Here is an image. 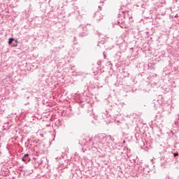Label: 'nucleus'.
Wrapping results in <instances>:
<instances>
[{
  "label": "nucleus",
  "mask_w": 179,
  "mask_h": 179,
  "mask_svg": "<svg viewBox=\"0 0 179 179\" xmlns=\"http://www.w3.org/2000/svg\"><path fill=\"white\" fill-rule=\"evenodd\" d=\"M26 157H29V154H25L22 158V162H26Z\"/></svg>",
  "instance_id": "1"
},
{
  "label": "nucleus",
  "mask_w": 179,
  "mask_h": 179,
  "mask_svg": "<svg viewBox=\"0 0 179 179\" xmlns=\"http://www.w3.org/2000/svg\"><path fill=\"white\" fill-rule=\"evenodd\" d=\"M15 40V38H10L8 40V44H12V43H13V41Z\"/></svg>",
  "instance_id": "2"
},
{
  "label": "nucleus",
  "mask_w": 179,
  "mask_h": 179,
  "mask_svg": "<svg viewBox=\"0 0 179 179\" xmlns=\"http://www.w3.org/2000/svg\"><path fill=\"white\" fill-rule=\"evenodd\" d=\"M15 45H13V47H17V40H15Z\"/></svg>",
  "instance_id": "3"
},
{
  "label": "nucleus",
  "mask_w": 179,
  "mask_h": 179,
  "mask_svg": "<svg viewBox=\"0 0 179 179\" xmlns=\"http://www.w3.org/2000/svg\"><path fill=\"white\" fill-rule=\"evenodd\" d=\"M25 159H26V162H30V158H29V157H27Z\"/></svg>",
  "instance_id": "4"
},
{
  "label": "nucleus",
  "mask_w": 179,
  "mask_h": 179,
  "mask_svg": "<svg viewBox=\"0 0 179 179\" xmlns=\"http://www.w3.org/2000/svg\"><path fill=\"white\" fill-rule=\"evenodd\" d=\"M178 153H175L174 154V157H176V156H178Z\"/></svg>",
  "instance_id": "5"
}]
</instances>
